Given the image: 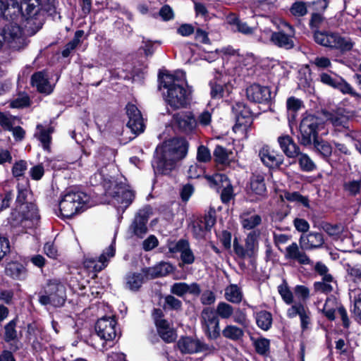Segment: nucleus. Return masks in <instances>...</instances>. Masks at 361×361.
<instances>
[{
    "label": "nucleus",
    "mask_w": 361,
    "mask_h": 361,
    "mask_svg": "<svg viewBox=\"0 0 361 361\" xmlns=\"http://www.w3.org/2000/svg\"><path fill=\"white\" fill-rule=\"evenodd\" d=\"M187 151L188 142L185 139L169 140L157 147L153 167L157 172L167 174L175 168L176 161L186 155Z\"/></svg>",
    "instance_id": "f257e3e1"
},
{
    "label": "nucleus",
    "mask_w": 361,
    "mask_h": 361,
    "mask_svg": "<svg viewBox=\"0 0 361 361\" xmlns=\"http://www.w3.org/2000/svg\"><path fill=\"white\" fill-rule=\"evenodd\" d=\"M159 78L163 87L167 89L166 101L174 109L185 107L190 102V93L184 88L185 73L177 71L173 74L159 73Z\"/></svg>",
    "instance_id": "f03ea898"
},
{
    "label": "nucleus",
    "mask_w": 361,
    "mask_h": 361,
    "mask_svg": "<svg viewBox=\"0 0 361 361\" xmlns=\"http://www.w3.org/2000/svg\"><path fill=\"white\" fill-rule=\"evenodd\" d=\"M90 197L82 191H67L61 197L59 207L63 217L71 218L84 211Z\"/></svg>",
    "instance_id": "7ed1b4c3"
},
{
    "label": "nucleus",
    "mask_w": 361,
    "mask_h": 361,
    "mask_svg": "<svg viewBox=\"0 0 361 361\" xmlns=\"http://www.w3.org/2000/svg\"><path fill=\"white\" fill-rule=\"evenodd\" d=\"M66 300V288L57 279L49 280L43 287V290L39 293V302L42 305L61 307Z\"/></svg>",
    "instance_id": "20e7f679"
},
{
    "label": "nucleus",
    "mask_w": 361,
    "mask_h": 361,
    "mask_svg": "<svg viewBox=\"0 0 361 361\" xmlns=\"http://www.w3.org/2000/svg\"><path fill=\"white\" fill-rule=\"evenodd\" d=\"M314 39L321 46L343 52L351 50L353 47V42L350 38L342 37L336 32L315 30Z\"/></svg>",
    "instance_id": "39448f33"
},
{
    "label": "nucleus",
    "mask_w": 361,
    "mask_h": 361,
    "mask_svg": "<svg viewBox=\"0 0 361 361\" xmlns=\"http://www.w3.org/2000/svg\"><path fill=\"white\" fill-rule=\"evenodd\" d=\"M106 192L107 196L111 197V202L122 211L126 209L135 198V192L130 186L123 183H111Z\"/></svg>",
    "instance_id": "423d86ee"
},
{
    "label": "nucleus",
    "mask_w": 361,
    "mask_h": 361,
    "mask_svg": "<svg viewBox=\"0 0 361 361\" xmlns=\"http://www.w3.org/2000/svg\"><path fill=\"white\" fill-rule=\"evenodd\" d=\"M200 323L204 334L209 339L216 340L220 337L219 319L212 308L206 307L202 310Z\"/></svg>",
    "instance_id": "0eeeda50"
},
{
    "label": "nucleus",
    "mask_w": 361,
    "mask_h": 361,
    "mask_svg": "<svg viewBox=\"0 0 361 361\" xmlns=\"http://www.w3.org/2000/svg\"><path fill=\"white\" fill-rule=\"evenodd\" d=\"M321 120L313 115L303 117L300 125V143L304 146L312 145V140L318 137Z\"/></svg>",
    "instance_id": "6e6552de"
},
{
    "label": "nucleus",
    "mask_w": 361,
    "mask_h": 361,
    "mask_svg": "<svg viewBox=\"0 0 361 361\" xmlns=\"http://www.w3.org/2000/svg\"><path fill=\"white\" fill-rule=\"evenodd\" d=\"M295 28L288 23L282 21L280 30L272 32L270 40L277 47L289 50L295 47Z\"/></svg>",
    "instance_id": "1a4fd4ad"
},
{
    "label": "nucleus",
    "mask_w": 361,
    "mask_h": 361,
    "mask_svg": "<svg viewBox=\"0 0 361 361\" xmlns=\"http://www.w3.org/2000/svg\"><path fill=\"white\" fill-rule=\"evenodd\" d=\"M319 78L323 84L338 89L343 94H350L358 102H361V94L357 93L353 87L342 78L338 77L336 75L332 76L326 73H322L319 75Z\"/></svg>",
    "instance_id": "9d476101"
},
{
    "label": "nucleus",
    "mask_w": 361,
    "mask_h": 361,
    "mask_svg": "<svg viewBox=\"0 0 361 361\" xmlns=\"http://www.w3.org/2000/svg\"><path fill=\"white\" fill-rule=\"evenodd\" d=\"M172 124L176 129L187 135L193 133L197 127V121L192 111H180L173 116Z\"/></svg>",
    "instance_id": "9b49d317"
},
{
    "label": "nucleus",
    "mask_w": 361,
    "mask_h": 361,
    "mask_svg": "<svg viewBox=\"0 0 361 361\" xmlns=\"http://www.w3.org/2000/svg\"><path fill=\"white\" fill-rule=\"evenodd\" d=\"M97 335L106 343L113 341L118 335L116 322L113 317H104L95 325Z\"/></svg>",
    "instance_id": "f8f14e48"
},
{
    "label": "nucleus",
    "mask_w": 361,
    "mask_h": 361,
    "mask_svg": "<svg viewBox=\"0 0 361 361\" xmlns=\"http://www.w3.org/2000/svg\"><path fill=\"white\" fill-rule=\"evenodd\" d=\"M258 235L259 234L255 231L250 232L245 239V245H240L237 242V239H235L233 242L235 253L243 259L253 257L258 248Z\"/></svg>",
    "instance_id": "ddd939ff"
},
{
    "label": "nucleus",
    "mask_w": 361,
    "mask_h": 361,
    "mask_svg": "<svg viewBox=\"0 0 361 361\" xmlns=\"http://www.w3.org/2000/svg\"><path fill=\"white\" fill-rule=\"evenodd\" d=\"M115 255V245L113 242L99 256L98 259L92 257H86L84 260L85 267L95 273L101 271L108 264L109 259Z\"/></svg>",
    "instance_id": "4468645a"
},
{
    "label": "nucleus",
    "mask_w": 361,
    "mask_h": 361,
    "mask_svg": "<svg viewBox=\"0 0 361 361\" xmlns=\"http://www.w3.org/2000/svg\"><path fill=\"white\" fill-rule=\"evenodd\" d=\"M5 39L9 46L14 49H20L26 45L25 38L20 26L10 24L3 30Z\"/></svg>",
    "instance_id": "2eb2a0df"
},
{
    "label": "nucleus",
    "mask_w": 361,
    "mask_h": 361,
    "mask_svg": "<svg viewBox=\"0 0 361 361\" xmlns=\"http://www.w3.org/2000/svg\"><path fill=\"white\" fill-rule=\"evenodd\" d=\"M296 243H292L287 246L284 252V258L290 263H298L300 265H312L313 262Z\"/></svg>",
    "instance_id": "dca6fc26"
},
{
    "label": "nucleus",
    "mask_w": 361,
    "mask_h": 361,
    "mask_svg": "<svg viewBox=\"0 0 361 361\" xmlns=\"http://www.w3.org/2000/svg\"><path fill=\"white\" fill-rule=\"evenodd\" d=\"M126 113L128 117L127 126L135 134L142 133L145 123L141 113L137 107L132 104L126 106Z\"/></svg>",
    "instance_id": "f3484780"
},
{
    "label": "nucleus",
    "mask_w": 361,
    "mask_h": 361,
    "mask_svg": "<svg viewBox=\"0 0 361 361\" xmlns=\"http://www.w3.org/2000/svg\"><path fill=\"white\" fill-rule=\"evenodd\" d=\"M311 312L309 308L300 302L293 305L287 310V316L288 318H294L299 316L300 319V326L302 331H305L310 324Z\"/></svg>",
    "instance_id": "a211bd4d"
},
{
    "label": "nucleus",
    "mask_w": 361,
    "mask_h": 361,
    "mask_svg": "<svg viewBox=\"0 0 361 361\" xmlns=\"http://www.w3.org/2000/svg\"><path fill=\"white\" fill-rule=\"evenodd\" d=\"M247 99L253 102L264 103L271 99V91L269 87L253 84L246 90Z\"/></svg>",
    "instance_id": "6ab92c4d"
},
{
    "label": "nucleus",
    "mask_w": 361,
    "mask_h": 361,
    "mask_svg": "<svg viewBox=\"0 0 361 361\" xmlns=\"http://www.w3.org/2000/svg\"><path fill=\"white\" fill-rule=\"evenodd\" d=\"M29 191L27 189H19L16 200V207H18L22 212L27 209V213H23L27 218H36L37 216V209L36 206L27 200ZM25 217V216H23Z\"/></svg>",
    "instance_id": "aec40b11"
},
{
    "label": "nucleus",
    "mask_w": 361,
    "mask_h": 361,
    "mask_svg": "<svg viewBox=\"0 0 361 361\" xmlns=\"http://www.w3.org/2000/svg\"><path fill=\"white\" fill-rule=\"evenodd\" d=\"M207 179L214 185H219L221 183L224 189L221 193V199L223 202L227 203L232 199L233 196V187L225 175L216 173L212 176H208Z\"/></svg>",
    "instance_id": "412c9836"
},
{
    "label": "nucleus",
    "mask_w": 361,
    "mask_h": 361,
    "mask_svg": "<svg viewBox=\"0 0 361 361\" xmlns=\"http://www.w3.org/2000/svg\"><path fill=\"white\" fill-rule=\"evenodd\" d=\"M326 118L327 121L333 126L335 133L349 130V117L344 114L343 111L339 110L329 113Z\"/></svg>",
    "instance_id": "4be33fe9"
},
{
    "label": "nucleus",
    "mask_w": 361,
    "mask_h": 361,
    "mask_svg": "<svg viewBox=\"0 0 361 361\" xmlns=\"http://www.w3.org/2000/svg\"><path fill=\"white\" fill-rule=\"evenodd\" d=\"M149 208H145L138 212L131 225V229L135 235L142 238L147 232V223L149 215Z\"/></svg>",
    "instance_id": "5701e85b"
},
{
    "label": "nucleus",
    "mask_w": 361,
    "mask_h": 361,
    "mask_svg": "<svg viewBox=\"0 0 361 361\" xmlns=\"http://www.w3.org/2000/svg\"><path fill=\"white\" fill-rule=\"evenodd\" d=\"M262 161L269 168L279 167L283 163V157L268 146H264L259 152Z\"/></svg>",
    "instance_id": "b1692460"
},
{
    "label": "nucleus",
    "mask_w": 361,
    "mask_h": 361,
    "mask_svg": "<svg viewBox=\"0 0 361 361\" xmlns=\"http://www.w3.org/2000/svg\"><path fill=\"white\" fill-rule=\"evenodd\" d=\"M324 240L320 233H310L307 235H302L299 239L300 247L307 250H311L321 247Z\"/></svg>",
    "instance_id": "393cba45"
},
{
    "label": "nucleus",
    "mask_w": 361,
    "mask_h": 361,
    "mask_svg": "<svg viewBox=\"0 0 361 361\" xmlns=\"http://www.w3.org/2000/svg\"><path fill=\"white\" fill-rule=\"evenodd\" d=\"M31 83L41 93L49 94L53 92L54 87L50 84L47 75L43 71L34 73L31 78Z\"/></svg>",
    "instance_id": "a878e982"
},
{
    "label": "nucleus",
    "mask_w": 361,
    "mask_h": 361,
    "mask_svg": "<svg viewBox=\"0 0 361 361\" xmlns=\"http://www.w3.org/2000/svg\"><path fill=\"white\" fill-rule=\"evenodd\" d=\"M278 142L283 152L289 158H295L299 153L300 147L288 135L278 137Z\"/></svg>",
    "instance_id": "bb28decb"
},
{
    "label": "nucleus",
    "mask_w": 361,
    "mask_h": 361,
    "mask_svg": "<svg viewBox=\"0 0 361 361\" xmlns=\"http://www.w3.org/2000/svg\"><path fill=\"white\" fill-rule=\"evenodd\" d=\"M156 326L158 334L163 341L166 343H172L176 341L177 334L167 321L159 319L156 322Z\"/></svg>",
    "instance_id": "cd10ccee"
},
{
    "label": "nucleus",
    "mask_w": 361,
    "mask_h": 361,
    "mask_svg": "<svg viewBox=\"0 0 361 361\" xmlns=\"http://www.w3.org/2000/svg\"><path fill=\"white\" fill-rule=\"evenodd\" d=\"M233 109L236 111L237 122L234 129L238 128V126H248L252 121L250 111L243 103L236 104Z\"/></svg>",
    "instance_id": "c85d7f7f"
},
{
    "label": "nucleus",
    "mask_w": 361,
    "mask_h": 361,
    "mask_svg": "<svg viewBox=\"0 0 361 361\" xmlns=\"http://www.w3.org/2000/svg\"><path fill=\"white\" fill-rule=\"evenodd\" d=\"M211 87V96L214 99H220L224 96L226 91H228V85L226 81L221 79V74L217 73L214 79L209 82Z\"/></svg>",
    "instance_id": "c756f323"
},
{
    "label": "nucleus",
    "mask_w": 361,
    "mask_h": 361,
    "mask_svg": "<svg viewBox=\"0 0 361 361\" xmlns=\"http://www.w3.org/2000/svg\"><path fill=\"white\" fill-rule=\"evenodd\" d=\"M54 132V128L51 126L44 128L42 124L37 126V132L35 137L40 141L44 150L50 151V144L51 142V134Z\"/></svg>",
    "instance_id": "7c9ffc66"
},
{
    "label": "nucleus",
    "mask_w": 361,
    "mask_h": 361,
    "mask_svg": "<svg viewBox=\"0 0 361 361\" xmlns=\"http://www.w3.org/2000/svg\"><path fill=\"white\" fill-rule=\"evenodd\" d=\"M145 275L143 273H129L126 275V288L132 291L138 290L144 282Z\"/></svg>",
    "instance_id": "2f4dec72"
},
{
    "label": "nucleus",
    "mask_w": 361,
    "mask_h": 361,
    "mask_svg": "<svg viewBox=\"0 0 361 361\" xmlns=\"http://www.w3.org/2000/svg\"><path fill=\"white\" fill-rule=\"evenodd\" d=\"M314 150L319 153L324 159H328L333 152V147L330 142L323 139H318V137L312 140Z\"/></svg>",
    "instance_id": "473e14b6"
},
{
    "label": "nucleus",
    "mask_w": 361,
    "mask_h": 361,
    "mask_svg": "<svg viewBox=\"0 0 361 361\" xmlns=\"http://www.w3.org/2000/svg\"><path fill=\"white\" fill-rule=\"evenodd\" d=\"M6 275L17 280H23L26 276V269L24 266L18 262L9 263L6 268Z\"/></svg>",
    "instance_id": "72a5a7b5"
},
{
    "label": "nucleus",
    "mask_w": 361,
    "mask_h": 361,
    "mask_svg": "<svg viewBox=\"0 0 361 361\" xmlns=\"http://www.w3.org/2000/svg\"><path fill=\"white\" fill-rule=\"evenodd\" d=\"M177 345L183 353H195L198 352L199 341L190 337L182 338Z\"/></svg>",
    "instance_id": "f704fd0d"
},
{
    "label": "nucleus",
    "mask_w": 361,
    "mask_h": 361,
    "mask_svg": "<svg viewBox=\"0 0 361 361\" xmlns=\"http://www.w3.org/2000/svg\"><path fill=\"white\" fill-rule=\"evenodd\" d=\"M224 297L226 300L238 304L242 301L243 293L238 286L231 284L226 288Z\"/></svg>",
    "instance_id": "c9c22d12"
},
{
    "label": "nucleus",
    "mask_w": 361,
    "mask_h": 361,
    "mask_svg": "<svg viewBox=\"0 0 361 361\" xmlns=\"http://www.w3.org/2000/svg\"><path fill=\"white\" fill-rule=\"evenodd\" d=\"M20 11H24L28 18H31L38 13L40 10L37 0H24L18 7Z\"/></svg>",
    "instance_id": "e433bc0d"
},
{
    "label": "nucleus",
    "mask_w": 361,
    "mask_h": 361,
    "mask_svg": "<svg viewBox=\"0 0 361 361\" xmlns=\"http://www.w3.org/2000/svg\"><path fill=\"white\" fill-rule=\"evenodd\" d=\"M250 188L257 195H262L266 192L264 177L262 174L255 173L250 180Z\"/></svg>",
    "instance_id": "4c0bfd02"
},
{
    "label": "nucleus",
    "mask_w": 361,
    "mask_h": 361,
    "mask_svg": "<svg viewBox=\"0 0 361 361\" xmlns=\"http://www.w3.org/2000/svg\"><path fill=\"white\" fill-rule=\"evenodd\" d=\"M296 157H298V162L301 171L305 172H311L317 169L316 164L309 157L308 154L302 153L299 151V153L297 154Z\"/></svg>",
    "instance_id": "58836bf2"
},
{
    "label": "nucleus",
    "mask_w": 361,
    "mask_h": 361,
    "mask_svg": "<svg viewBox=\"0 0 361 361\" xmlns=\"http://www.w3.org/2000/svg\"><path fill=\"white\" fill-rule=\"evenodd\" d=\"M240 220L242 226L244 228L251 230L261 224L262 218L258 214H250L243 213L240 216Z\"/></svg>",
    "instance_id": "ea45409f"
},
{
    "label": "nucleus",
    "mask_w": 361,
    "mask_h": 361,
    "mask_svg": "<svg viewBox=\"0 0 361 361\" xmlns=\"http://www.w3.org/2000/svg\"><path fill=\"white\" fill-rule=\"evenodd\" d=\"M228 22L229 24L235 26L237 31L244 35H251L255 30V28L248 26L245 22L242 21L234 15L228 18Z\"/></svg>",
    "instance_id": "a19ab883"
},
{
    "label": "nucleus",
    "mask_w": 361,
    "mask_h": 361,
    "mask_svg": "<svg viewBox=\"0 0 361 361\" xmlns=\"http://www.w3.org/2000/svg\"><path fill=\"white\" fill-rule=\"evenodd\" d=\"M224 337L232 340L238 341L243 338L244 335L243 330L235 325L229 324L225 326L222 331Z\"/></svg>",
    "instance_id": "79ce46f5"
},
{
    "label": "nucleus",
    "mask_w": 361,
    "mask_h": 361,
    "mask_svg": "<svg viewBox=\"0 0 361 361\" xmlns=\"http://www.w3.org/2000/svg\"><path fill=\"white\" fill-rule=\"evenodd\" d=\"M256 322L260 329L267 331L270 329L272 324V315L267 311H260L257 313Z\"/></svg>",
    "instance_id": "37998d69"
},
{
    "label": "nucleus",
    "mask_w": 361,
    "mask_h": 361,
    "mask_svg": "<svg viewBox=\"0 0 361 361\" xmlns=\"http://www.w3.org/2000/svg\"><path fill=\"white\" fill-rule=\"evenodd\" d=\"M214 311L217 317L223 319H230L234 314V308L233 306L226 302H219Z\"/></svg>",
    "instance_id": "c03bdc74"
},
{
    "label": "nucleus",
    "mask_w": 361,
    "mask_h": 361,
    "mask_svg": "<svg viewBox=\"0 0 361 361\" xmlns=\"http://www.w3.org/2000/svg\"><path fill=\"white\" fill-rule=\"evenodd\" d=\"M213 154L216 163L226 164L228 163L229 157L232 154V152L222 146L217 145Z\"/></svg>",
    "instance_id": "a18cd8bd"
},
{
    "label": "nucleus",
    "mask_w": 361,
    "mask_h": 361,
    "mask_svg": "<svg viewBox=\"0 0 361 361\" xmlns=\"http://www.w3.org/2000/svg\"><path fill=\"white\" fill-rule=\"evenodd\" d=\"M114 151L109 148L101 150L96 157L95 164L97 167H103L107 165L114 157Z\"/></svg>",
    "instance_id": "49530a36"
},
{
    "label": "nucleus",
    "mask_w": 361,
    "mask_h": 361,
    "mask_svg": "<svg viewBox=\"0 0 361 361\" xmlns=\"http://www.w3.org/2000/svg\"><path fill=\"white\" fill-rule=\"evenodd\" d=\"M83 30H77L75 33L73 39L70 41L64 47L62 51V56L68 57L71 52L74 50L80 42V38L83 36Z\"/></svg>",
    "instance_id": "de8ad7c7"
},
{
    "label": "nucleus",
    "mask_w": 361,
    "mask_h": 361,
    "mask_svg": "<svg viewBox=\"0 0 361 361\" xmlns=\"http://www.w3.org/2000/svg\"><path fill=\"white\" fill-rule=\"evenodd\" d=\"M190 247L186 240L181 239L177 242H170L168 244L169 250L171 253H180V257L187 248Z\"/></svg>",
    "instance_id": "09e8293b"
},
{
    "label": "nucleus",
    "mask_w": 361,
    "mask_h": 361,
    "mask_svg": "<svg viewBox=\"0 0 361 361\" xmlns=\"http://www.w3.org/2000/svg\"><path fill=\"white\" fill-rule=\"evenodd\" d=\"M23 213H27V209H25V212L20 211L18 207H15L14 209L11 212V219L14 225L21 224L24 221L28 220H35L38 219V216L36 218H27L24 217Z\"/></svg>",
    "instance_id": "8fccbe9b"
},
{
    "label": "nucleus",
    "mask_w": 361,
    "mask_h": 361,
    "mask_svg": "<svg viewBox=\"0 0 361 361\" xmlns=\"http://www.w3.org/2000/svg\"><path fill=\"white\" fill-rule=\"evenodd\" d=\"M16 320L13 319L10 321L6 326H4L5 334H4V340L6 342H9L13 341L17 338V331L16 330Z\"/></svg>",
    "instance_id": "3c124183"
},
{
    "label": "nucleus",
    "mask_w": 361,
    "mask_h": 361,
    "mask_svg": "<svg viewBox=\"0 0 361 361\" xmlns=\"http://www.w3.org/2000/svg\"><path fill=\"white\" fill-rule=\"evenodd\" d=\"M344 189L353 196L361 193V178L345 183L344 184Z\"/></svg>",
    "instance_id": "603ef678"
},
{
    "label": "nucleus",
    "mask_w": 361,
    "mask_h": 361,
    "mask_svg": "<svg viewBox=\"0 0 361 361\" xmlns=\"http://www.w3.org/2000/svg\"><path fill=\"white\" fill-rule=\"evenodd\" d=\"M314 271L322 276L323 280L326 281H333V276L329 274L328 267L322 262H318L314 265Z\"/></svg>",
    "instance_id": "864d4df0"
},
{
    "label": "nucleus",
    "mask_w": 361,
    "mask_h": 361,
    "mask_svg": "<svg viewBox=\"0 0 361 361\" xmlns=\"http://www.w3.org/2000/svg\"><path fill=\"white\" fill-rule=\"evenodd\" d=\"M323 228L329 235L334 237H338L344 230V227L341 224H326Z\"/></svg>",
    "instance_id": "5fc2aeb1"
},
{
    "label": "nucleus",
    "mask_w": 361,
    "mask_h": 361,
    "mask_svg": "<svg viewBox=\"0 0 361 361\" xmlns=\"http://www.w3.org/2000/svg\"><path fill=\"white\" fill-rule=\"evenodd\" d=\"M270 342L267 338H259L255 341V347L257 353L266 355L269 350Z\"/></svg>",
    "instance_id": "6e6d98bb"
},
{
    "label": "nucleus",
    "mask_w": 361,
    "mask_h": 361,
    "mask_svg": "<svg viewBox=\"0 0 361 361\" xmlns=\"http://www.w3.org/2000/svg\"><path fill=\"white\" fill-rule=\"evenodd\" d=\"M232 317L235 323H237L243 327L247 326L248 319L246 313L243 310L239 308L235 311L234 310V314Z\"/></svg>",
    "instance_id": "4d7b16f0"
},
{
    "label": "nucleus",
    "mask_w": 361,
    "mask_h": 361,
    "mask_svg": "<svg viewBox=\"0 0 361 361\" xmlns=\"http://www.w3.org/2000/svg\"><path fill=\"white\" fill-rule=\"evenodd\" d=\"M286 106L288 111L297 112L303 107V102L295 97H290L287 99Z\"/></svg>",
    "instance_id": "13d9d810"
},
{
    "label": "nucleus",
    "mask_w": 361,
    "mask_h": 361,
    "mask_svg": "<svg viewBox=\"0 0 361 361\" xmlns=\"http://www.w3.org/2000/svg\"><path fill=\"white\" fill-rule=\"evenodd\" d=\"M165 307L174 310H180L182 302L173 295H168L164 298Z\"/></svg>",
    "instance_id": "bf43d9fd"
},
{
    "label": "nucleus",
    "mask_w": 361,
    "mask_h": 361,
    "mask_svg": "<svg viewBox=\"0 0 361 361\" xmlns=\"http://www.w3.org/2000/svg\"><path fill=\"white\" fill-rule=\"evenodd\" d=\"M290 12L295 16L302 17L307 14V9L305 3L295 2L292 5Z\"/></svg>",
    "instance_id": "052dcab7"
},
{
    "label": "nucleus",
    "mask_w": 361,
    "mask_h": 361,
    "mask_svg": "<svg viewBox=\"0 0 361 361\" xmlns=\"http://www.w3.org/2000/svg\"><path fill=\"white\" fill-rule=\"evenodd\" d=\"M30 104V99L26 94H20L17 98L13 99L10 103L12 108H23Z\"/></svg>",
    "instance_id": "680f3d73"
},
{
    "label": "nucleus",
    "mask_w": 361,
    "mask_h": 361,
    "mask_svg": "<svg viewBox=\"0 0 361 361\" xmlns=\"http://www.w3.org/2000/svg\"><path fill=\"white\" fill-rule=\"evenodd\" d=\"M157 276H164L173 271V266L168 262H161L154 268Z\"/></svg>",
    "instance_id": "e2e57ef3"
},
{
    "label": "nucleus",
    "mask_w": 361,
    "mask_h": 361,
    "mask_svg": "<svg viewBox=\"0 0 361 361\" xmlns=\"http://www.w3.org/2000/svg\"><path fill=\"white\" fill-rule=\"evenodd\" d=\"M170 291L173 295L183 297L187 293V283L184 282L175 283L171 286Z\"/></svg>",
    "instance_id": "0e129e2a"
},
{
    "label": "nucleus",
    "mask_w": 361,
    "mask_h": 361,
    "mask_svg": "<svg viewBox=\"0 0 361 361\" xmlns=\"http://www.w3.org/2000/svg\"><path fill=\"white\" fill-rule=\"evenodd\" d=\"M324 18L321 14L317 13H312L309 23L310 28L314 30V32L319 30V28L324 23Z\"/></svg>",
    "instance_id": "69168bd1"
},
{
    "label": "nucleus",
    "mask_w": 361,
    "mask_h": 361,
    "mask_svg": "<svg viewBox=\"0 0 361 361\" xmlns=\"http://www.w3.org/2000/svg\"><path fill=\"white\" fill-rule=\"evenodd\" d=\"M279 293L284 302L287 304H291L293 301V295L286 285H281L278 288Z\"/></svg>",
    "instance_id": "338daca9"
},
{
    "label": "nucleus",
    "mask_w": 361,
    "mask_h": 361,
    "mask_svg": "<svg viewBox=\"0 0 361 361\" xmlns=\"http://www.w3.org/2000/svg\"><path fill=\"white\" fill-rule=\"evenodd\" d=\"M331 281H326L322 279V281L315 282L314 288L315 291L323 293H329L333 290V287L330 284Z\"/></svg>",
    "instance_id": "774afa93"
}]
</instances>
